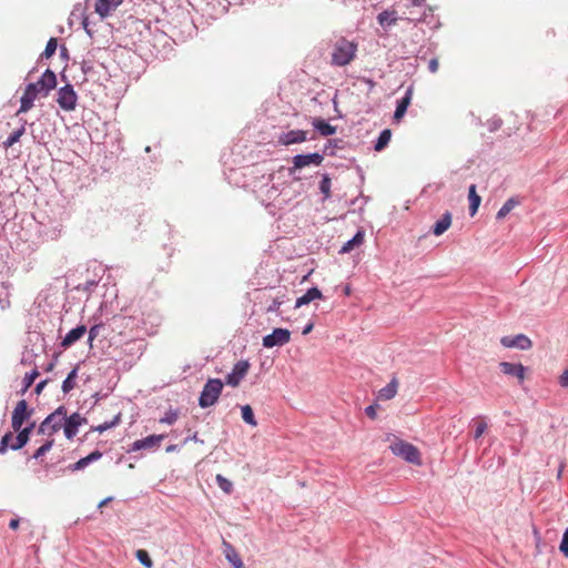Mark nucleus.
I'll return each mask as SVG.
<instances>
[{
    "instance_id": "8fccbe9b",
    "label": "nucleus",
    "mask_w": 568,
    "mask_h": 568,
    "mask_svg": "<svg viewBox=\"0 0 568 568\" xmlns=\"http://www.w3.org/2000/svg\"><path fill=\"white\" fill-rule=\"evenodd\" d=\"M559 385L564 388L568 387V369H565L559 376Z\"/></svg>"
},
{
    "instance_id": "a211bd4d",
    "label": "nucleus",
    "mask_w": 568,
    "mask_h": 568,
    "mask_svg": "<svg viewBox=\"0 0 568 568\" xmlns=\"http://www.w3.org/2000/svg\"><path fill=\"white\" fill-rule=\"evenodd\" d=\"M222 547H223V554H224L226 560L232 565L233 568H244V564L241 559V556L239 555L236 549L232 546V544H230L229 541L223 539Z\"/></svg>"
},
{
    "instance_id": "58836bf2",
    "label": "nucleus",
    "mask_w": 568,
    "mask_h": 568,
    "mask_svg": "<svg viewBox=\"0 0 568 568\" xmlns=\"http://www.w3.org/2000/svg\"><path fill=\"white\" fill-rule=\"evenodd\" d=\"M57 47H58L57 38H50L41 57L49 59L50 57H52L54 54Z\"/></svg>"
},
{
    "instance_id": "2eb2a0df",
    "label": "nucleus",
    "mask_w": 568,
    "mask_h": 568,
    "mask_svg": "<svg viewBox=\"0 0 568 568\" xmlns=\"http://www.w3.org/2000/svg\"><path fill=\"white\" fill-rule=\"evenodd\" d=\"M500 343L504 347L519 349H529L532 345L529 337L524 334H518L516 336H504L501 337Z\"/></svg>"
},
{
    "instance_id": "c85d7f7f",
    "label": "nucleus",
    "mask_w": 568,
    "mask_h": 568,
    "mask_svg": "<svg viewBox=\"0 0 568 568\" xmlns=\"http://www.w3.org/2000/svg\"><path fill=\"white\" fill-rule=\"evenodd\" d=\"M390 138H392V131L389 129L383 130L379 133V135L375 142V145H374L375 151L379 152V151L384 150L387 146V144L389 143Z\"/></svg>"
},
{
    "instance_id": "09e8293b",
    "label": "nucleus",
    "mask_w": 568,
    "mask_h": 568,
    "mask_svg": "<svg viewBox=\"0 0 568 568\" xmlns=\"http://www.w3.org/2000/svg\"><path fill=\"white\" fill-rule=\"evenodd\" d=\"M102 457V453L100 450H93L92 453H90L88 456H85V459L88 462V465L93 463V462H97L99 460L100 458Z\"/></svg>"
},
{
    "instance_id": "4be33fe9",
    "label": "nucleus",
    "mask_w": 568,
    "mask_h": 568,
    "mask_svg": "<svg viewBox=\"0 0 568 568\" xmlns=\"http://www.w3.org/2000/svg\"><path fill=\"white\" fill-rule=\"evenodd\" d=\"M323 294L317 287H311L306 291L305 294H303L301 297H298L295 302V308H298L303 305H306L315 300H322Z\"/></svg>"
},
{
    "instance_id": "a18cd8bd",
    "label": "nucleus",
    "mask_w": 568,
    "mask_h": 568,
    "mask_svg": "<svg viewBox=\"0 0 568 568\" xmlns=\"http://www.w3.org/2000/svg\"><path fill=\"white\" fill-rule=\"evenodd\" d=\"M501 124H503L501 119L494 118V119L488 121V129H489L490 132H495L498 129H500Z\"/></svg>"
},
{
    "instance_id": "79ce46f5",
    "label": "nucleus",
    "mask_w": 568,
    "mask_h": 568,
    "mask_svg": "<svg viewBox=\"0 0 568 568\" xmlns=\"http://www.w3.org/2000/svg\"><path fill=\"white\" fill-rule=\"evenodd\" d=\"M88 466V462L85 457L79 459L77 463L69 465L68 469L71 471H77L85 468Z\"/></svg>"
},
{
    "instance_id": "e2e57ef3",
    "label": "nucleus",
    "mask_w": 568,
    "mask_h": 568,
    "mask_svg": "<svg viewBox=\"0 0 568 568\" xmlns=\"http://www.w3.org/2000/svg\"><path fill=\"white\" fill-rule=\"evenodd\" d=\"M53 367H54V363H50V364L47 366L45 371H47V372H50V371H52V369H53Z\"/></svg>"
},
{
    "instance_id": "ea45409f",
    "label": "nucleus",
    "mask_w": 568,
    "mask_h": 568,
    "mask_svg": "<svg viewBox=\"0 0 568 568\" xmlns=\"http://www.w3.org/2000/svg\"><path fill=\"white\" fill-rule=\"evenodd\" d=\"M178 412L170 409L162 418H160V423L172 425L178 420Z\"/></svg>"
},
{
    "instance_id": "6e6552de",
    "label": "nucleus",
    "mask_w": 568,
    "mask_h": 568,
    "mask_svg": "<svg viewBox=\"0 0 568 568\" xmlns=\"http://www.w3.org/2000/svg\"><path fill=\"white\" fill-rule=\"evenodd\" d=\"M324 160L323 154L318 152L308 154H296L293 156V166L288 169L290 174H293L296 170L303 169L310 164L321 165Z\"/></svg>"
},
{
    "instance_id": "f257e3e1",
    "label": "nucleus",
    "mask_w": 568,
    "mask_h": 568,
    "mask_svg": "<svg viewBox=\"0 0 568 568\" xmlns=\"http://www.w3.org/2000/svg\"><path fill=\"white\" fill-rule=\"evenodd\" d=\"M57 85L55 73L47 69L37 82L27 84L24 92L20 99V108L17 114L26 113L33 108L38 97H47L49 92Z\"/></svg>"
},
{
    "instance_id": "c9c22d12",
    "label": "nucleus",
    "mask_w": 568,
    "mask_h": 568,
    "mask_svg": "<svg viewBox=\"0 0 568 568\" xmlns=\"http://www.w3.org/2000/svg\"><path fill=\"white\" fill-rule=\"evenodd\" d=\"M136 559L143 565L145 568H152L153 561L149 556V552L144 549H138L135 551Z\"/></svg>"
},
{
    "instance_id": "e433bc0d",
    "label": "nucleus",
    "mask_w": 568,
    "mask_h": 568,
    "mask_svg": "<svg viewBox=\"0 0 568 568\" xmlns=\"http://www.w3.org/2000/svg\"><path fill=\"white\" fill-rule=\"evenodd\" d=\"M54 439L50 438L44 442L43 445H41L32 455L33 459H39L42 456H44L53 446Z\"/></svg>"
},
{
    "instance_id": "37998d69",
    "label": "nucleus",
    "mask_w": 568,
    "mask_h": 568,
    "mask_svg": "<svg viewBox=\"0 0 568 568\" xmlns=\"http://www.w3.org/2000/svg\"><path fill=\"white\" fill-rule=\"evenodd\" d=\"M282 304H283V301L280 300L278 297H276L267 306L266 312L267 313H277Z\"/></svg>"
},
{
    "instance_id": "473e14b6",
    "label": "nucleus",
    "mask_w": 568,
    "mask_h": 568,
    "mask_svg": "<svg viewBox=\"0 0 568 568\" xmlns=\"http://www.w3.org/2000/svg\"><path fill=\"white\" fill-rule=\"evenodd\" d=\"M39 376V372L37 368L32 369L31 372L27 373L23 377L22 384L23 387L21 389V393L24 394L31 385L34 383L36 378Z\"/></svg>"
},
{
    "instance_id": "a878e982",
    "label": "nucleus",
    "mask_w": 568,
    "mask_h": 568,
    "mask_svg": "<svg viewBox=\"0 0 568 568\" xmlns=\"http://www.w3.org/2000/svg\"><path fill=\"white\" fill-rule=\"evenodd\" d=\"M26 121H23L22 125L14 130L12 133L9 134V136L2 142V146L4 150H8L13 144H16L20 138L26 133Z\"/></svg>"
},
{
    "instance_id": "4c0bfd02",
    "label": "nucleus",
    "mask_w": 568,
    "mask_h": 568,
    "mask_svg": "<svg viewBox=\"0 0 568 568\" xmlns=\"http://www.w3.org/2000/svg\"><path fill=\"white\" fill-rule=\"evenodd\" d=\"M216 484L226 494H231L233 491V484L222 476L221 474L216 475L215 477Z\"/></svg>"
},
{
    "instance_id": "864d4df0",
    "label": "nucleus",
    "mask_w": 568,
    "mask_h": 568,
    "mask_svg": "<svg viewBox=\"0 0 568 568\" xmlns=\"http://www.w3.org/2000/svg\"><path fill=\"white\" fill-rule=\"evenodd\" d=\"M0 442H1V443H4V444H11V443H13V442H14V435H13V433H11V432L6 433V434L2 436V438H1V440H0Z\"/></svg>"
},
{
    "instance_id": "6e6d98bb",
    "label": "nucleus",
    "mask_w": 568,
    "mask_h": 568,
    "mask_svg": "<svg viewBox=\"0 0 568 568\" xmlns=\"http://www.w3.org/2000/svg\"><path fill=\"white\" fill-rule=\"evenodd\" d=\"M339 142H342V141H341V140H336V139H334V140H328V141H327V144H326V146H325V151H326L328 148H337V146H338V144H339Z\"/></svg>"
},
{
    "instance_id": "de8ad7c7",
    "label": "nucleus",
    "mask_w": 568,
    "mask_h": 568,
    "mask_svg": "<svg viewBox=\"0 0 568 568\" xmlns=\"http://www.w3.org/2000/svg\"><path fill=\"white\" fill-rule=\"evenodd\" d=\"M486 429H487V424L486 423H484V422L478 423L476 425L474 438L475 439L479 438L485 433Z\"/></svg>"
},
{
    "instance_id": "f704fd0d",
    "label": "nucleus",
    "mask_w": 568,
    "mask_h": 568,
    "mask_svg": "<svg viewBox=\"0 0 568 568\" xmlns=\"http://www.w3.org/2000/svg\"><path fill=\"white\" fill-rule=\"evenodd\" d=\"M396 21L395 12L383 11L378 14V22L383 27H389Z\"/></svg>"
},
{
    "instance_id": "c756f323",
    "label": "nucleus",
    "mask_w": 568,
    "mask_h": 568,
    "mask_svg": "<svg viewBox=\"0 0 568 568\" xmlns=\"http://www.w3.org/2000/svg\"><path fill=\"white\" fill-rule=\"evenodd\" d=\"M78 376V367H74L62 383V392L70 393L75 387V378Z\"/></svg>"
},
{
    "instance_id": "dca6fc26",
    "label": "nucleus",
    "mask_w": 568,
    "mask_h": 568,
    "mask_svg": "<svg viewBox=\"0 0 568 568\" xmlns=\"http://www.w3.org/2000/svg\"><path fill=\"white\" fill-rule=\"evenodd\" d=\"M34 426H36V423L32 422L28 426L21 427L20 430H14L18 434L14 436V442L11 443L10 448L12 450H19L22 447H24L30 439V435H31Z\"/></svg>"
},
{
    "instance_id": "ddd939ff",
    "label": "nucleus",
    "mask_w": 568,
    "mask_h": 568,
    "mask_svg": "<svg viewBox=\"0 0 568 568\" xmlns=\"http://www.w3.org/2000/svg\"><path fill=\"white\" fill-rule=\"evenodd\" d=\"M165 435H150L143 439H138L132 443L129 452H138L141 449H154L160 446Z\"/></svg>"
},
{
    "instance_id": "f3484780",
    "label": "nucleus",
    "mask_w": 568,
    "mask_h": 568,
    "mask_svg": "<svg viewBox=\"0 0 568 568\" xmlns=\"http://www.w3.org/2000/svg\"><path fill=\"white\" fill-rule=\"evenodd\" d=\"M413 92H414V85L410 84L407 88L405 95L397 101L396 110L394 112L395 121H399L405 115L407 108L409 106V104L412 102Z\"/></svg>"
},
{
    "instance_id": "69168bd1",
    "label": "nucleus",
    "mask_w": 568,
    "mask_h": 568,
    "mask_svg": "<svg viewBox=\"0 0 568 568\" xmlns=\"http://www.w3.org/2000/svg\"><path fill=\"white\" fill-rule=\"evenodd\" d=\"M83 24H84V28H85L87 33L91 34V30H90V29H88V23L84 21V22H83Z\"/></svg>"
},
{
    "instance_id": "3c124183",
    "label": "nucleus",
    "mask_w": 568,
    "mask_h": 568,
    "mask_svg": "<svg viewBox=\"0 0 568 568\" xmlns=\"http://www.w3.org/2000/svg\"><path fill=\"white\" fill-rule=\"evenodd\" d=\"M98 285V282L94 281V280H90V281H87L83 286H82V290L85 291V292H91L93 291V288Z\"/></svg>"
},
{
    "instance_id": "4d7b16f0",
    "label": "nucleus",
    "mask_w": 568,
    "mask_h": 568,
    "mask_svg": "<svg viewBox=\"0 0 568 568\" xmlns=\"http://www.w3.org/2000/svg\"><path fill=\"white\" fill-rule=\"evenodd\" d=\"M19 525H20L19 518H12L9 523V527L13 530L18 529Z\"/></svg>"
},
{
    "instance_id": "2f4dec72",
    "label": "nucleus",
    "mask_w": 568,
    "mask_h": 568,
    "mask_svg": "<svg viewBox=\"0 0 568 568\" xmlns=\"http://www.w3.org/2000/svg\"><path fill=\"white\" fill-rule=\"evenodd\" d=\"M120 422H121V413L115 415L113 417V419H111L110 422H104L103 424H100V425L93 427L92 430L98 432V433H103V432L116 426Z\"/></svg>"
},
{
    "instance_id": "bb28decb",
    "label": "nucleus",
    "mask_w": 568,
    "mask_h": 568,
    "mask_svg": "<svg viewBox=\"0 0 568 568\" xmlns=\"http://www.w3.org/2000/svg\"><path fill=\"white\" fill-rule=\"evenodd\" d=\"M468 199H469V214H470V216H474L477 213L478 207L480 205V201H481L480 196L476 192L475 184H471L469 186Z\"/></svg>"
},
{
    "instance_id": "9b49d317",
    "label": "nucleus",
    "mask_w": 568,
    "mask_h": 568,
    "mask_svg": "<svg viewBox=\"0 0 568 568\" xmlns=\"http://www.w3.org/2000/svg\"><path fill=\"white\" fill-rule=\"evenodd\" d=\"M85 423L87 418L82 417L79 413H73L70 416L65 415V419L62 424L64 436L68 439H72L77 435L79 427Z\"/></svg>"
},
{
    "instance_id": "bf43d9fd",
    "label": "nucleus",
    "mask_w": 568,
    "mask_h": 568,
    "mask_svg": "<svg viewBox=\"0 0 568 568\" xmlns=\"http://www.w3.org/2000/svg\"><path fill=\"white\" fill-rule=\"evenodd\" d=\"M11 444H4L0 442V454H4Z\"/></svg>"
},
{
    "instance_id": "7ed1b4c3",
    "label": "nucleus",
    "mask_w": 568,
    "mask_h": 568,
    "mask_svg": "<svg viewBox=\"0 0 568 568\" xmlns=\"http://www.w3.org/2000/svg\"><path fill=\"white\" fill-rule=\"evenodd\" d=\"M67 408L65 406H59L53 413L49 414L38 428V434L47 435L49 437L58 433L65 419Z\"/></svg>"
},
{
    "instance_id": "1a4fd4ad",
    "label": "nucleus",
    "mask_w": 568,
    "mask_h": 568,
    "mask_svg": "<svg viewBox=\"0 0 568 568\" xmlns=\"http://www.w3.org/2000/svg\"><path fill=\"white\" fill-rule=\"evenodd\" d=\"M291 341V332L286 328H274L273 332L263 337V346L265 348H273L275 346H283Z\"/></svg>"
},
{
    "instance_id": "72a5a7b5",
    "label": "nucleus",
    "mask_w": 568,
    "mask_h": 568,
    "mask_svg": "<svg viewBox=\"0 0 568 568\" xmlns=\"http://www.w3.org/2000/svg\"><path fill=\"white\" fill-rule=\"evenodd\" d=\"M241 410H242V418L243 420L251 425V426H256L257 425V422L254 417V413H253V409L250 405H244L241 407Z\"/></svg>"
},
{
    "instance_id": "cd10ccee",
    "label": "nucleus",
    "mask_w": 568,
    "mask_h": 568,
    "mask_svg": "<svg viewBox=\"0 0 568 568\" xmlns=\"http://www.w3.org/2000/svg\"><path fill=\"white\" fill-rule=\"evenodd\" d=\"M364 242V233L362 231H358L351 240H348L342 248L339 250V253H348L351 252L355 246H359Z\"/></svg>"
},
{
    "instance_id": "412c9836",
    "label": "nucleus",
    "mask_w": 568,
    "mask_h": 568,
    "mask_svg": "<svg viewBox=\"0 0 568 568\" xmlns=\"http://www.w3.org/2000/svg\"><path fill=\"white\" fill-rule=\"evenodd\" d=\"M452 213L446 211L442 217L434 224L432 232L434 235L439 236L444 234L452 225Z\"/></svg>"
},
{
    "instance_id": "423d86ee",
    "label": "nucleus",
    "mask_w": 568,
    "mask_h": 568,
    "mask_svg": "<svg viewBox=\"0 0 568 568\" xmlns=\"http://www.w3.org/2000/svg\"><path fill=\"white\" fill-rule=\"evenodd\" d=\"M57 103L63 111L71 112L75 110L78 104V94L72 84L67 83L58 90Z\"/></svg>"
},
{
    "instance_id": "39448f33",
    "label": "nucleus",
    "mask_w": 568,
    "mask_h": 568,
    "mask_svg": "<svg viewBox=\"0 0 568 568\" xmlns=\"http://www.w3.org/2000/svg\"><path fill=\"white\" fill-rule=\"evenodd\" d=\"M389 449L395 456L402 457L407 463L420 465V453L416 446L402 439L390 444Z\"/></svg>"
},
{
    "instance_id": "0eeeda50",
    "label": "nucleus",
    "mask_w": 568,
    "mask_h": 568,
    "mask_svg": "<svg viewBox=\"0 0 568 568\" xmlns=\"http://www.w3.org/2000/svg\"><path fill=\"white\" fill-rule=\"evenodd\" d=\"M34 409L30 408L26 399H21L17 403L12 416H11V427L13 430H20L23 426L24 422L30 419Z\"/></svg>"
},
{
    "instance_id": "5fc2aeb1",
    "label": "nucleus",
    "mask_w": 568,
    "mask_h": 568,
    "mask_svg": "<svg viewBox=\"0 0 568 568\" xmlns=\"http://www.w3.org/2000/svg\"><path fill=\"white\" fill-rule=\"evenodd\" d=\"M49 379H43L41 382H39L37 385H36V388H34V393L37 395H40L43 390V388L45 387V385L48 384Z\"/></svg>"
},
{
    "instance_id": "f03ea898",
    "label": "nucleus",
    "mask_w": 568,
    "mask_h": 568,
    "mask_svg": "<svg viewBox=\"0 0 568 568\" xmlns=\"http://www.w3.org/2000/svg\"><path fill=\"white\" fill-rule=\"evenodd\" d=\"M357 42L338 38L333 44L331 52V64L334 67H345L349 64L356 57Z\"/></svg>"
},
{
    "instance_id": "0e129e2a",
    "label": "nucleus",
    "mask_w": 568,
    "mask_h": 568,
    "mask_svg": "<svg viewBox=\"0 0 568 568\" xmlns=\"http://www.w3.org/2000/svg\"><path fill=\"white\" fill-rule=\"evenodd\" d=\"M175 449V445H170L168 448H166V452H173Z\"/></svg>"
},
{
    "instance_id": "6ab92c4d",
    "label": "nucleus",
    "mask_w": 568,
    "mask_h": 568,
    "mask_svg": "<svg viewBox=\"0 0 568 568\" xmlns=\"http://www.w3.org/2000/svg\"><path fill=\"white\" fill-rule=\"evenodd\" d=\"M123 0H97L95 12L101 17L105 18L114 11Z\"/></svg>"
},
{
    "instance_id": "20e7f679",
    "label": "nucleus",
    "mask_w": 568,
    "mask_h": 568,
    "mask_svg": "<svg viewBox=\"0 0 568 568\" xmlns=\"http://www.w3.org/2000/svg\"><path fill=\"white\" fill-rule=\"evenodd\" d=\"M223 390V383L220 378H210L203 386L199 397V406L207 408L213 406Z\"/></svg>"
},
{
    "instance_id": "13d9d810",
    "label": "nucleus",
    "mask_w": 568,
    "mask_h": 568,
    "mask_svg": "<svg viewBox=\"0 0 568 568\" xmlns=\"http://www.w3.org/2000/svg\"><path fill=\"white\" fill-rule=\"evenodd\" d=\"M313 327H314V324H313V323H308V324L304 327V329H303L302 334H303V335H306V334L311 333V331L313 329Z\"/></svg>"
},
{
    "instance_id": "9d476101",
    "label": "nucleus",
    "mask_w": 568,
    "mask_h": 568,
    "mask_svg": "<svg viewBox=\"0 0 568 568\" xmlns=\"http://www.w3.org/2000/svg\"><path fill=\"white\" fill-rule=\"evenodd\" d=\"M250 369V363L247 361H239L230 374L226 375L225 382L232 387H237L241 381L246 376Z\"/></svg>"
},
{
    "instance_id": "aec40b11",
    "label": "nucleus",
    "mask_w": 568,
    "mask_h": 568,
    "mask_svg": "<svg viewBox=\"0 0 568 568\" xmlns=\"http://www.w3.org/2000/svg\"><path fill=\"white\" fill-rule=\"evenodd\" d=\"M87 333L85 325H79L74 328H72L62 339L61 346L63 348H68L71 345H73L75 342H78L84 334Z\"/></svg>"
},
{
    "instance_id": "393cba45",
    "label": "nucleus",
    "mask_w": 568,
    "mask_h": 568,
    "mask_svg": "<svg viewBox=\"0 0 568 568\" xmlns=\"http://www.w3.org/2000/svg\"><path fill=\"white\" fill-rule=\"evenodd\" d=\"M398 383L397 379L394 377L385 387L379 389L378 392V398L383 400H388L395 397L397 393Z\"/></svg>"
},
{
    "instance_id": "603ef678",
    "label": "nucleus",
    "mask_w": 568,
    "mask_h": 568,
    "mask_svg": "<svg viewBox=\"0 0 568 568\" xmlns=\"http://www.w3.org/2000/svg\"><path fill=\"white\" fill-rule=\"evenodd\" d=\"M438 67H439V64H438V60L436 58H433V59L429 60V62H428V70L432 73L437 72Z\"/></svg>"
},
{
    "instance_id": "680f3d73",
    "label": "nucleus",
    "mask_w": 568,
    "mask_h": 568,
    "mask_svg": "<svg viewBox=\"0 0 568 568\" xmlns=\"http://www.w3.org/2000/svg\"><path fill=\"white\" fill-rule=\"evenodd\" d=\"M351 293H352V291H351L349 285H346V286L344 287V294H345V295H347V296H349V295H351Z\"/></svg>"
},
{
    "instance_id": "b1692460",
    "label": "nucleus",
    "mask_w": 568,
    "mask_h": 568,
    "mask_svg": "<svg viewBox=\"0 0 568 568\" xmlns=\"http://www.w3.org/2000/svg\"><path fill=\"white\" fill-rule=\"evenodd\" d=\"M520 204V200L518 196H511L509 197L505 203L504 205L499 209V211L497 212L496 214V219L497 220H503L505 219L510 212L511 210H514L517 205Z\"/></svg>"
},
{
    "instance_id": "4468645a",
    "label": "nucleus",
    "mask_w": 568,
    "mask_h": 568,
    "mask_svg": "<svg viewBox=\"0 0 568 568\" xmlns=\"http://www.w3.org/2000/svg\"><path fill=\"white\" fill-rule=\"evenodd\" d=\"M307 131L304 130H291L280 134L277 142L281 145L288 146L291 144H297L307 140Z\"/></svg>"
},
{
    "instance_id": "052dcab7",
    "label": "nucleus",
    "mask_w": 568,
    "mask_h": 568,
    "mask_svg": "<svg viewBox=\"0 0 568 568\" xmlns=\"http://www.w3.org/2000/svg\"><path fill=\"white\" fill-rule=\"evenodd\" d=\"M112 500V497H108L105 499H103L100 504H99V508L101 507H104L109 501Z\"/></svg>"
},
{
    "instance_id": "f8f14e48",
    "label": "nucleus",
    "mask_w": 568,
    "mask_h": 568,
    "mask_svg": "<svg viewBox=\"0 0 568 568\" xmlns=\"http://www.w3.org/2000/svg\"><path fill=\"white\" fill-rule=\"evenodd\" d=\"M499 368L505 375L514 376L517 378L518 384H523L526 378L527 368L520 363L500 362Z\"/></svg>"
},
{
    "instance_id": "7c9ffc66",
    "label": "nucleus",
    "mask_w": 568,
    "mask_h": 568,
    "mask_svg": "<svg viewBox=\"0 0 568 568\" xmlns=\"http://www.w3.org/2000/svg\"><path fill=\"white\" fill-rule=\"evenodd\" d=\"M331 185H332V182H331V178L328 176V174H326V173L323 174L322 180L320 182V191L323 194V201H326L332 196Z\"/></svg>"
},
{
    "instance_id": "5701e85b",
    "label": "nucleus",
    "mask_w": 568,
    "mask_h": 568,
    "mask_svg": "<svg viewBox=\"0 0 568 568\" xmlns=\"http://www.w3.org/2000/svg\"><path fill=\"white\" fill-rule=\"evenodd\" d=\"M312 125L318 131V133L323 136H329L335 134L336 126L331 125L322 118H314L312 120Z\"/></svg>"
},
{
    "instance_id": "a19ab883",
    "label": "nucleus",
    "mask_w": 568,
    "mask_h": 568,
    "mask_svg": "<svg viewBox=\"0 0 568 568\" xmlns=\"http://www.w3.org/2000/svg\"><path fill=\"white\" fill-rule=\"evenodd\" d=\"M103 327V324L102 323H99V324H94L90 329H89V343L91 344L93 342V339H95L99 334H100V331L101 328Z\"/></svg>"
},
{
    "instance_id": "49530a36",
    "label": "nucleus",
    "mask_w": 568,
    "mask_h": 568,
    "mask_svg": "<svg viewBox=\"0 0 568 568\" xmlns=\"http://www.w3.org/2000/svg\"><path fill=\"white\" fill-rule=\"evenodd\" d=\"M377 404H372L365 408V414L371 418L375 419L377 417Z\"/></svg>"
},
{
    "instance_id": "c03bdc74",
    "label": "nucleus",
    "mask_w": 568,
    "mask_h": 568,
    "mask_svg": "<svg viewBox=\"0 0 568 568\" xmlns=\"http://www.w3.org/2000/svg\"><path fill=\"white\" fill-rule=\"evenodd\" d=\"M560 551L564 554L565 557H568V529L562 535V539L559 546Z\"/></svg>"
}]
</instances>
